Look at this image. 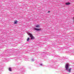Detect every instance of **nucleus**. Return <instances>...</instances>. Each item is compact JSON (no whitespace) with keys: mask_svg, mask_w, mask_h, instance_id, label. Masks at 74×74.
<instances>
[{"mask_svg":"<svg viewBox=\"0 0 74 74\" xmlns=\"http://www.w3.org/2000/svg\"><path fill=\"white\" fill-rule=\"evenodd\" d=\"M29 40H30V38H28L27 40V41H28Z\"/></svg>","mask_w":74,"mask_h":74,"instance_id":"obj_8","label":"nucleus"},{"mask_svg":"<svg viewBox=\"0 0 74 74\" xmlns=\"http://www.w3.org/2000/svg\"><path fill=\"white\" fill-rule=\"evenodd\" d=\"M32 62H33L34 61V59H32Z\"/></svg>","mask_w":74,"mask_h":74,"instance_id":"obj_9","label":"nucleus"},{"mask_svg":"<svg viewBox=\"0 0 74 74\" xmlns=\"http://www.w3.org/2000/svg\"><path fill=\"white\" fill-rule=\"evenodd\" d=\"M71 3L69 2H67L66 3V5H70L71 4Z\"/></svg>","mask_w":74,"mask_h":74,"instance_id":"obj_4","label":"nucleus"},{"mask_svg":"<svg viewBox=\"0 0 74 74\" xmlns=\"http://www.w3.org/2000/svg\"><path fill=\"white\" fill-rule=\"evenodd\" d=\"M48 12H50V11H49Z\"/></svg>","mask_w":74,"mask_h":74,"instance_id":"obj_11","label":"nucleus"},{"mask_svg":"<svg viewBox=\"0 0 74 74\" xmlns=\"http://www.w3.org/2000/svg\"><path fill=\"white\" fill-rule=\"evenodd\" d=\"M18 22V21H17L16 20V21H14V24H17Z\"/></svg>","mask_w":74,"mask_h":74,"instance_id":"obj_5","label":"nucleus"},{"mask_svg":"<svg viewBox=\"0 0 74 74\" xmlns=\"http://www.w3.org/2000/svg\"><path fill=\"white\" fill-rule=\"evenodd\" d=\"M40 65V66H42V64H41Z\"/></svg>","mask_w":74,"mask_h":74,"instance_id":"obj_10","label":"nucleus"},{"mask_svg":"<svg viewBox=\"0 0 74 74\" xmlns=\"http://www.w3.org/2000/svg\"><path fill=\"white\" fill-rule=\"evenodd\" d=\"M9 70L10 71H12V70H11V68H9Z\"/></svg>","mask_w":74,"mask_h":74,"instance_id":"obj_7","label":"nucleus"},{"mask_svg":"<svg viewBox=\"0 0 74 74\" xmlns=\"http://www.w3.org/2000/svg\"><path fill=\"white\" fill-rule=\"evenodd\" d=\"M36 27H40V25H37L36 26Z\"/></svg>","mask_w":74,"mask_h":74,"instance_id":"obj_6","label":"nucleus"},{"mask_svg":"<svg viewBox=\"0 0 74 74\" xmlns=\"http://www.w3.org/2000/svg\"><path fill=\"white\" fill-rule=\"evenodd\" d=\"M65 69L66 71H68V72L69 73H70L71 71V70L72 69V68H70L69 69V64H66V66H65Z\"/></svg>","mask_w":74,"mask_h":74,"instance_id":"obj_1","label":"nucleus"},{"mask_svg":"<svg viewBox=\"0 0 74 74\" xmlns=\"http://www.w3.org/2000/svg\"><path fill=\"white\" fill-rule=\"evenodd\" d=\"M34 29L35 30H37L38 31H41V29H37L36 28H35Z\"/></svg>","mask_w":74,"mask_h":74,"instance_id":"obj_3","label":"nucleus"},{"mask_svg":"<svg viewBox=\"0 0 74 74\" xmlns=\"http://www.w3.org/2000/svg\"><path fill=\"white\" fill-rule=\"evenodd\" d=\"M29 36L30 37H31V38L32 40H33L34 39V37L33 36V35H32V34H29Z\"/></svg>","mask_w":74,"mask_h":74,"instance_id":"obj_2","label":"nucleus"}]
</instances>
